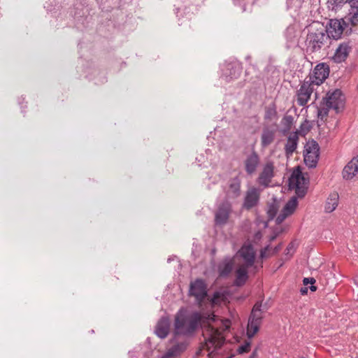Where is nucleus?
Returning <instances> with one entry per match:
<instances>
[{
  "mask_svg": "<svg viewBox=\"0 0 358 358\" xmlns=\"http://www.w3.org/2000/svg\"><path fill=\"white\" fill-rule=\"evenodd\" d=\"M358 173V155L353 157L344 167L342 175L345 180H351Z\"/></svg>",
  "mask_w": 358,
  "mask_h": 358,
  "instance_id": "obj_18",
  "label": "nucleus"
},
{
  "mask_svg": "<svg viewBox=\"0 0 358 358\" xmlns=\"http://www.w3.org/2000/svg\"><path fill=\"white\" fill-rule=\"evenodd\" d=\"M285 36L289 41H292L294 36V30L293 27H288L285 31Z\"/></svg>",
  "mask_w": 358,
  "mask_h": 358,
  "instance_id": "obj_40",
  "label": "nucleus"
},
{
  "mask_svg": "<svg viewBox=\"0 0 358 358\" xmlns=\"http://www.w3.org/2000/svg\"><path fill=\"white\" fill-rule=\"evenodd\" d=\"M339 196L336 192L332 193L327 198L324 206V210L326 213H331L333 212L338 203Z\"/></svg>",
  "mask_w": 358,
  "mask_h": 358,
  "instance_id": "obj_28",
  "label": "nucleus"
},
{
  "mask_svg": "<svg viewBox=\"0 0 358 358\" xmlns=\"http://www.w3.org/2000/svg\"><path fill=\"white\" fill-rule=\"evenodd\" d=\"M313 83L308 82V78L301 85L299 90L296 92L297 103L299 106L303 107L306 106L313 92Z\"/></svg>",
  "mask_w": 358,
  "mask_h": 358,
  "instance_id": "obj_9",
  "label": "nucleus"
},
{
  "mask_svg": "<svg viewBox=\"0 0 358 358\" xmlns=\"http://www.w3.org/2000/svg\"><path fill=\"white\" fill-rule=\"evenodd\" d=\"M289 215L282 210L275 219V224H280Z\"/></svg>",
  "mask_w": 358,
  "mask_h": 358,
  "instance_id": "obj_39",
  "label": "nucleus"
},
{
  "mask_svg": "<svg viewBox=\"0 0 358 358\" xmlns=\"http://www.w3.org/2000/svg\"><path fill=\"white\" fill-rule=\"evenodd\" d=\"M345 103V95L341 90L335 89L327 92L325 96L322 98L320 105L328 106L329 108H332L336 113H338L344 109Z\"/></svg>",
  "mask_w": 358,
  "mask_h": 358,
  "instance_id": "obj_3",
  "label": "nucleus"
},
{
  "mask_svg": "<svg viewBox=\"0 0 358 358\" xmlns=\"http://www.w3.org/2000/svg\"><path fill=\"white\" fill-rule=\"evenodd\" d=\"M242 72V67L240 64L231 62L226 65L223 69V76L227 81L238 78Z\"/></svg>",
  "mask_w": 358,
  "mask_h": 358,
  "instance_id": "obj_16",
  "label": "nucleus"
},
{
  "mask_svg": "<svg viewBox=\"0 0 358 358\" xmlns=\"http://www.w3.org/2000/svg\"><path fill=\"white\" fill-rule=\"evenodd\" d=\"M201 313L195 311L190 315L187 325V319L185 316L177 315L175 319L174 336L171 341L176 340L179 335L192 336L201 325Z\"/></svg>",
  "mask_w": 358,
  "mask_h": 358,
  "instance_id": "obj_1",
  "label": "nucleus"
},
{
  "mask_svg": "<svg viewBox=\"0 0 358 358\" xmlns=\"http://www.w3.org/2000/svg\"><path fill=\"white\" fill-rule=\"evenodd\" d=\"M250 345L251 343L250 341H245L243 345H241L238 347L237 349V352L241 355L248 352L250 350Z\"/></svg>",
  "mask_w": 358,
  "mask_h": 358,
  "instance_id": "obj_36",
  "label": "nucleus"
},
{
  "mask_svg": "<svg viewBox=\"0 0 358 358\" xmlns=\"http://www.w3.org/2000/svg\"><path fill=\"white\" fill-rule=\"evenodd\" d=\"M274 169L275 167L273 162H268L264 164L257 179L258 182L261 185L265 187L269 186L272 178L274 177Z\"/></svg>",
  "mask_w": 358,
  "mask_h": 358,
  "instance_id": "obj_12",
  "label": "nucleus"
},
{
  "mask_svg": "<svg viewBox=\"0 0 358 358\" xmlns=\"http://www.w3.org/2000/svg\"><path fill=\"white\" fill-rule=\"evenodd\" d=\"M264 119L266 121L277 120L278 119L277 106L275 102H271L265 107Z\"/></svg>",
  "mask_w": 358,
  "mask_h": 358,
  "instance_id": "obj_27",
  "label": "nucleus"
},
{
  "mask_svg": "<svg viewBox=\"0 0 358 358\" xmlns=\"http://www.w3.org/2000/svg\"><path fill=\"white\" fill-rule=\"evenodd\" d=\"M277 124L275 123L273 126L265 125L263 127L261 134V146L266 148L270 145L275 140Z\"/></svg>",
  "mask_w": 358,
  "mask_h": 358,
  "instance_id": "obj_14",
  "label": "nucleus"
},
{
  "mask_svg": "<svg viewBox=\"0 0 358 358\" xmlns=\"http://www.w3.org/2000/svg\"><path fill=\"white\" fill-rule=\"evenodd\" d=\"M270 248V244H267L264 248L261 249L259 254L260 258L265 259L268 257V255L266 254V252L269 250Z\"/></svg>",
  "mask_w": 358,
  "mask_h": 358,
  "instance_id": "obj_41",
  "label": "nucleus"
},
{
  "mask_svg": "<svg viewBox=\"0 0 358 358\" xmlns=\"http://www.w3.org/2000/svg\"><path fill=\"white\" fill-rule=\"evenodd\" d=\"M294 123V117L291 115L285 114L281 120V124L283 127V133H287L290 131Z\"/></svg>",
  "mask_w": 358,
  "mask_h": 358,
  "instance_id": "obj_31",
  "label": "nucleus"
},
{
  "mask_svg": "<svg viewBox=\"0 0 358 358\" xmlns=\"http://www.w3.org/2000/svg\"><path fill=\"white\" fill-rule=\"evenodd\" d=\"M308 288L307 287H303L300 289V292L302 295H305L308 293Z\"/></svg>",
  "mask_w": 358,
  "mask_h": 358,
  "instance_id": "obj_48",
  "label": "nucleus"
},
{
  "mask_svg": "<svg viewBox=\"0 0 358 358\" xmlns=\"http://www.w3.org/2000/svg\"><path fill=\"white\" fill-rule=\"evenodd\" d=\"M193 358H197V357H194Z\"/></svg>",
  "mask_w": 358,
  "mask_h": 358,
  "instance_id": "obj_57",
  "label": "nucleus"
},
{
  "mask_svg": "<svg viewBox=\"0 0 358 358\" xmlns=\"http://www.w3.org/2000/svg\"><path fill=\"white\" fill-rule=\"evenodd\" d=\"M202 350H203V349H202V348H199L196 350V353H195V356H194V357H197L198 356L201 355V353H202Z\"/></svg>",
  "mask_w": 358,
  "mask_h": 358,
  "instance_id": "obj_52",
  "label": "nucleus"
},
{
  "mask_svg": "<svg viewBox=\"0 0 358 358\" xmlns=\"http://www.w3.org/2000/svg\"><path fill=\"white\" fill-rule=\"evenodd\" d=\"M20 99H22L21 102H23V101L24 100V98L22 96V97L20 98Z\"/></svg>",
  "mask_w": 358,
  "mask_h": 358,
  "instance_id": "obj_55",
  "label": "nucleus"
},
{
  "mask_svg": "<svg viewBox=\"0 0 358 358\" xmlns=\"http://www.w3.org/2000/svg\"><path fill=\"white\" fill-rule=\"evenodd\" d=\"M189 345L187 341L177 343L173 345L161 358H171L180 355L185 352Z\"/></svg>",
  "mask_w": 358,
  "mask_h": 358,
  "instance_id": "obj_21",
  "label": "nucleus"
},
{
  "mask_svg": "<svg viewBox=\"0 0 358 358\" xmlns=\"http://www.w3.org/2000/svg\"><path fill=\"white\" fill-rule=\"evenodd\" d=\"M347 1L350 4L352 10H358V0H347Z\"/></svg>",
  "mask_w": 358,
  "mask_h": 358,
  "instance_id": "obj_45",
  "label": "nucleus"
},
{
  "mask_svg": "<svg viewBox=\"0 0 358 358\" xmlns=\"http://www.w3.org/2000/svg\"><path fill=\"white\" fill-rule=\"evenodd\" d=\"M201 323H208L210 321H215V315L213 314H201Z\"/></svg>",
  "mask_w": 358,
  "mask_h": 358,
  "instance_id": "obj_38",
  "label": "nucleus"
},
{
  "mask_svg": "<svg viewBox=\"0 0 358 358\" xmlns=\"http://www.w3.org/2000/svg\"><path fill=\"white\" fill-rule=\"evenodd\" d=\"M234 267V262L229 257L225 258L221 263L218 264L217 271L219 276L222 278L227 277L232 271Z\"/></svg>",
  "mask_w": 358,
  "mask_h": 358,
  "instance_id": "obj_24",
  "label": "nucleus"
},
{
  "mask_svg": "<svg viewBox=\"0 0 358 358\" xmlns=\"http://www.w3.org/2000/svg\"><path fill=\"white\" fill-rule=\"evenodd\" d=\"M290 189H294L296 194V197L303 198L308 192V185H299L297 184L288 183Z\"/></svg>",
  "mask_w": 358,
  "mask_h": 358,
  "instance_id": "obj_30",
  "label": "nucleus"
},
{
  "mask_svg": "<svg viewBox=\"0 0 358 358\" xmlns=\"http://www.w3.org/2000/svg\"><path fill=\"white\" fill-rule=\"evenodd\" d=\"M263 221L264 220H263V219L262 218L261 216H259V215L257 216V217H256V223L257 224H260L261 223L263 222Z\"/></svg>",
  "mask_w": 358,
  "mask_h": 358,
  "instance_id": "obj_49",
  "label": "nucleus"
},
{
  "mask_svg": "<svg viewBox=\"0 0 358 358\" xmlns=\"http://www.w3.org/2000/svg\"><path fill=\"white\" fill-rule=\"evenodd\" d=\"M241 179L238 176L231 178L229 180V193L233 198H237L241 194Z\"/></svg>",
  "mask_w": 358,
  "mask_h": 358,
  "instance_id": "obj_25",
  "label": "nucleus"
},
{
  "mask_svg": "<svg viewBox=\"0 0 358 358\" xmlns=\"http://www.w3.org/2000/svg\"><path fill=\"white\" fill-rule=\"evenodd\" d=\"M270 221H271V220H268V219L266 221H263L262 224H264V229L268 228V222H269Z\"/></svg>",
  "mask_w": 358,
  "mask_h": 358,
  "instance_id": "obj_54",
  "label": "nucleus"
},
{
  "mask_svg": "<svg viewBox=\"0 0 358 358\" xmlns=\"http://www.w3.org/2000/svg\"><path fill=\"white\" fill-rule=\"evenodd\" d=\"M259 201V193L257 188L253 187L246 192L243 208L246 210H250L255 207Z\"/></svg>",
  "mask_w": 358,
  "mask_h": 358,
  "instance_id": "obj_15",
  "label": "nucleus"
},
{
  "mask_svg": "<svg viewBox=\"0 0 358 358\" xmlns=\"http://www.w3.org/2000/svg\"><path fill=\"white\" fill-rule=\"evenodd\" d=\"M291 250H293V252L295 251V248H294V243L293 242H291L289 243V245L287 246L286 249H285V255H288L289 254V252ZM294 252H292L291 255H290V257L292 256Z\"/></svg>",
  "mask_w": 358,
  "mask_h": 358,
  "instance_id": "obj_44",
  "label": "nucleus"
},
{
  "mask_svg": "<svg viewBox=\"0 0 358 358\" xmlns=\"http://www.w3.org/2000/svg\"><path fill=\"white\" fill-rule=\"evenodd\" d=\"M298 131L292 132L288 136L287 143L285 145V152L287 156L292 155L296 150L298 145Z\"/></svg>",
  "mask_w": 358,
  "mask_h": 358,
  "instance_id": "obj_23",
  "label": "nucleus"
},
{
  "mask_svg": "<svg viewBox=\"0 0 358 358\" xmlns=\"http://www.w3.org/2000/svg\"><path fill=\"white\" fill-rule=\"evenodd\" d=\"M222 299L224 300L225 299V294L224 292H221L219 291H216L213 293V296L210 299V303L212 305H216L219 303V299Z\"/></svg>",
  "mask_w": 358,
  "mask_h": 358,
  "instance_id": "obj_35",
  "label": "nucleus"
},
{
  "mask_svg": "<svg viewBox=\"0 0 358 358\" xmlns=\"http://www.w3.org/2000/svg\"><path fill=\"white\" fill-rule=\"evenodd\" d=\"M262 237V234L260 231L255 232V234H254V238L257 241L261 240Z\"/></svg>",
  "mask_w": 358,
  "mask_h": 358,
  "instance_id": "obj_47",
  "label": "nucleus"
},
{
  "mask_svg": "<svg viewBox=\"0 0 358 358\" xmlns=\"http://www.w3.org/2000/svg\"><path fill=\"white\" fill-rule=\"evenodd\" d=\"M316 282V280L314 278H304L303 280V284L305 286H307L308 285H313Z\"/></svg>",
  "mask_w": 358,
  "mask_h": 358,
  "instance_id": "obj_43",
  "label": "nucleus"
},
{
  "mask_svg": "<svg viewBox=\"0 0 358 358\" xmlns=\"http://www.w3.org/2000/svg\"><path fill=\"white\" fill-rule=\"evenodd\" d=\"M352 16L350 19V22L353 25L358 24V10H352Z\"/></svg>",
  "mask_w": 358,
  "mask_h": 358,
  "instance_id": "obj_42",
  "label": "nucleus"
},
{
  "mask_svg": "<svg viewBox=\"0 0 358 358\" xmlns=\"http://www.w3.org/2000/svg\"><path fill=\"white\" fill-rule=\"evenodd\" d=\"M188 294L195 298L196 302L201 305L208 296L207 285L204 280L196 278L189 284Z\"/></svg>",
  "mask_w": 358,
  "mask_h": 358,
  "instance_id": "obj_6",
  "label": "nucleus"
},
{
  "mask_svg": "<svg viewBox=\"0 0 358 358\" xmlns=\"http://www.w3.org/2000/svg\"><path fill=\"white\" fill-rule=\"evenodd\" d=\"M282 243H280L278 245L275 246L272 250L271 255H276L278 254L282 249Z\"/></svg>",
  "mask_w": 358,
  "mask_h": 358,
  "instance_id": "obj_46",
  "label": "nucleus"
},
{
  "mask_svg": "<svg viewBox=\"0 0 358 358\" xmlns=\"http://www.w3.org/2000/svg\"><path fill=\"white\" fill-rule=\"evenodd\" d=\"M278 211V205L276 203L275 200L273 202L268 204V208L266 210L267 217L268 220H273L277 215Z\"/></svg>",
  "mask_w": 358,
  "mask_h": 358,
  "instance_id": "obj_34",
  "label": "nucleus"
},
{
  "mask_svg": "<svg viewBox=\"0 0 358 358\" xmlns=\"http://www.w3.org/2000/svg\"><path fill=\"white\" fill-rule=\"evenodd\" d=\"M241 257L245 262L246 267L252 266L255 263V252L251 244L243 245L239 250Z\"/></svg>",
  "mask_w": 358,
  "mask_h": 358,
  "instance_id": "obj_20",
  "label": "nucleus"
},
{
  "mask_svg": "<svg viewBox=\"0 0 358 358\" xmlns=\"http://www.w3.org/2000/svg\"><path fill=\"white\" fill-rule=\"evenodd\" d=\"M234 355H231L229 357V358H232V357H234Z\"/></svg>",
  "mask_w": 358,
  "mask_h": 358,
  "instance_id": "obj_56",
  "label": "nucleus"
},
{
  "mask_svg": "<svg viewBox=\"0 0 358 358\" xmlns=\"http://www.w3.org/2000/svg\"><path fill=\"white\" fill-rule=\"evenodd\" d=\"M315 120L310 122L308 120H305L299 127V131L298 135L300 134L302 136H305L313 128V123Z\"/></svg>",
  "mask_w": 358,
  "mask_h": 358,
  "instance_id": "obj_33",
  "label": "nucleus"
},
{
  "mask_svg": "<svg viewBox=\"0 0 358 358\" xmlns=\"http://www.w3.org/2000/svg\"><path fill=\"white\" fill-rule=\"evenodd\" d=\"M262 306V300L257 301L252 308L247 326L248 338H252L259 330L263 320Z\"/></svg>",
  "mask_w": 358,
  "mask_h": 358,
  "instance_id": "obj_4",
  "label": "nucleus"
},
{
  "mask_svg": "<svg viewBox=\"0 0 358 358\" xmlns=\"http://www.w3.org/2000/svg\"><path fill=\"white\" fill-rule=\"evenodd\" d=\"M320 157V146L313 139L308 141L304 146L303 159L306 165L310 168H315Z\"/></svg>",
  "mask_w": 358,
  "mask_h": 358,
  "instance_id": "obj_5",
  "label": "nucleus"
},
{
  "mask_svg": "<svg viewBox=\"0 0 358 358\" xmlns=\"http://www.w3.org/2000/svg\"><path fill=\"white\" fill-rule=\"evenodd\" d=\"M283 232V229H273V234L271 236H270L268 237V244H271V243L273 241H274L277 238L278 236Z\"/></svg>",
  "mask_w": 358,
  "mask_h": 358,
  "instance_id": "obj_37",
  "label": "nucleus"
},
{
  "mask_svg": "<svg viewBox=\"0 0 358 358\" xmlns=\"http://www.w3.org/2000/svg\"><path fill=\"white\" fill-rule=\"evenodd\" d=\"M207 331L208 332V337L205 338L206 349L210 350V346L209 345L214 346V350L208 354V356H210L222 348L225 343V338L217 329L214 328L210 324L208 325Z\"/></svg>",
  "mask_w": 358,
  "mask_h": 358,
  "instance_id": "obj_7",
  "label": "nucleus"
},
{
  "mask_svg": "<svg viewBox=\"0 0 358 358\" xmlns=\"http://www.w3.org/2000/svg\"><path fill=\"white\" fill-rule=\"evenodd\" d=\"M317 108V117L320 120L317 121V127H320L322 125V121H323V119L328 116L329 111L331 108H329L328 106H324L322 108H320L318 106H316Z\"/></svg>",
  "mask_w": 358,
  "mask_h": 358,
  "instance_id": "obj_32",
  "label": "nucleus"
},
{
  "mask_svg": "<svg viewBox=\"0 0 358 358\" xmlns=\"http://www.w3.org/2000/svg\"><path fill=\"white\" fill-rule=\"evenodd\" d=\"M298 205L297 197L292 196L285 205L282 209L284 212L291 215L295 211V209Z\"/></svg>",
  "mask_w": 358,
  "mask_h": 358,
  "instance_id": "obj_29",
  "label": "nucleus"
},
{
  "mask_svg": "<svg viewBox=\"0 0 358 358\" xmlns=\"http://www.w3.org/2000/svg\"><path fill=\"white\" fill-rule=\"evenodd\" d=\"M19 104L21 105L22 112L24 113L25 112L24 109L27 108V105L22 106V103L21 102L20 99H19Z\"/></svg>",
  "mask_w": 358,
  "mask_h": 358,
  "instance_id": "obj_53",
  "label": "nucleus"
},
{
  "mask_svg": "<svg viewBox=\"0 0 358 358\" xmlns=\"http://www.w3.org/2000/svg\"><path fill=\"white\" fill-rule=\"evenodd\" d=\"M329 25L327 34L329 35V38L332 37L334 39L338 40L341 37L345 28L348 26V23L343 19H331L329 20Z\"/></svg>",
  "mask_w": 358,
  "mask_h": 358,
  "instance_id": "obj_11",
  "label": "nucleus"
},
{
  "mask_svg": "<svg viewBox=\"0 0 358 358\" xmlns=\"http://www.w3.org/2000/svg\"><path fill=\"white\" fill-rule=\"evenodd\" d=\"M247 268L248 267L245 266H242L236 270V278L234 281V285L236 286L241 287L245 284L248 279Z\"/></svg>",
  "mask_w": 358,
  "mask_h": 358,
  "instance_id": "obj_26",
  "label": "nucleus"
},
{
  "mask_svg": "<svg viewBox=\"0 0 358 358\" xmlns=\"http://www.w3.org/2000/svg\"><path fill=\"white\" fill-rule=\"evenodd\" d=\"M288 183L297 184L299 185H301V183H302L303 185H308L309 183V179L305 178L301 171V167L298 166L291 174L288 180Z\"/></svg>",
  "mask_w": 358,
  "mask_h": 358,
  "instance_id": "obj_22",
  "label": "nucleus"
},
{
  "mask_svg": "<svg viewBox=\"0 0 358 358\" xmlns=\"http://www.w3.org/2000/svg\"><path fill=\"white\" fill-rule=\"evenodd\" d=\"M351 47L349 42L341 43L333 56V59L336 63L345 62L350 52Z\"/></svg>",
  "mask_w": 358,
  "mask_h": 358,
  "instance_id": "obj_19",
  "label": "nucleus"
},
{
  "mask_svg": "<svg viewBox=\"0 0 358 358\" xmlns=\"http://www.w3.org/2000/svg\"><path fill=\"white\" fill-rule=\"evenodd\" d=\"M260 164V157L258 153L252 150L251 153L248 155L244 160L245 171L248 175L254 174Z\"/></svg>",
  "mask_w": 358,
  "mask_h": 358,
  "instance_id": "obj_13",
  "label": "nucleus"
},
{
  "mask_svg": "<svg viewBox=\"0 0 358 358\" xmlns=\"http://www.w3.org/2000/svg\"><path fill=\"white\" fill-rule=\"evenodd\" d=\"M169 329V318L166 316H163L158 320L155 326V333L159 338L163 339L168 336Z\"/></svg>",
  "mask_w": 358,
  "mask_h": 358,
  "instance_id": "obj_17",
  "label": "nucleus"
},
{
  "mask_svg": "<svg viewBox=\"0 0 358 358\" xmlns=\"http://www.w3.org/2000/svg\"><path fill=\"white\" fill-rule=\"evenodd\" d=\"M231 211V204L227 200L223 201L215 214V223L216 225L225 224L229 218Z\"/></svg>",
  "mask_w": 358,
  "mask_h": 358,
  "instance_id": "obj_10",
  "label": "nucleus"
},
{
  "mask_svg": "<svg viewBox=\"0 0 358 358\" xmlns=\"http://www.w3.org/2000/svg\"><path fill=\"white\" fill-rule=\"evenodd\" d=\"M318 27L309 31L306 38V52L313 54L320 51L329 38L327 29L323 24H317Z\"/></svg>",
  "mask_w": 358,
  "mask_h": 358,
  "instance_id": "obj_2",
  "label": "nucleus"
},
{
  "mask_svg": "<svg viewBox=\"0 0 358 358\" xmlns=\"http://www.w3.org/2000/svg\"><path fill=\"white\" fill-rule=\"evenodd\" d=\"M329 66L326 63H320L315 66L308 77V82L316 85H321L329 76Z\"/></svg>",
  "mask_w": 358,
  "mask_h": 358,
  "instance_id": "obj_8",
  "label": "nucleus"
},
{
  "mask_svg": "<svg viewBox=\"0 0 358 358\" xmlns=\"http://www.w3.org/2000/svg\"><path fill=\"white\" fill-rule=\"evenodd\" d=\"M311 292H315L317 289V287L316 286L313 285H310V286H309L308 287Z\"/></svg>",
  "mask_w": 358,
  "mask_h": 358,
  "instance_id": "obj_51",
  "label": "nucleus"
},
{
  "mask_svg": "<svg viewBox=\"0 0 358 358\" xmlns=\"http://www.w3.org/2000/svg\"><path fill=\"white\" fill-rule=\"evenodd\" d=\"M257 356V350L255 349L248 358H256Z\"/></svg>",
  "mask_w": 358,
  "mask_h": 358,
  "instance_id": "obj_50",
  "label": "nucleus"
}]
</instances>
